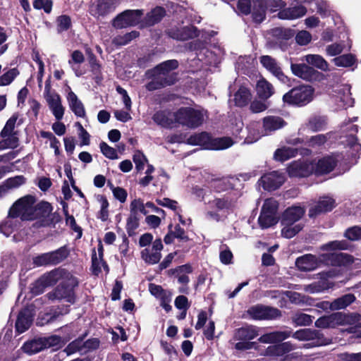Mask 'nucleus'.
Segmentation results:
<instances>
[{
    "label": "nucleus",
    "instance_id": "obj_11",
    "mask_svg": "<svg viewBox=\"0 0 361 361\" xmlns=\"http://www.w3.org/2000/svg\"><path fill=\"white\" fill-rule=\"evenodd\" d=\"M247 314L250 317L255 320L273 319L281 315L280 311L278 309L262 305H256L250 307L247 310Z\"/></svg>",
    "mask_w": 361,
    "mask_h": 361
},
{
    "label": "nucleus",
    "instance_id": "obj_52",
    "mask_svg": "<svg viewBox=\"0 0 361 361\" xmlns=\"http://www.w3.org/2000/svg\"><path fill=\"white\" fill-rule=\"evenodd\" d=\"M16 217L8 216L0 224V232L6 236H9L16 227Z\"/></svg>",
    "mask_w": 361,
    "mask_h": 361
},
{
    "label": "nucleus",
    "instance_id": "obj_23",
    "mask_svg": "<svg viewBox=\"0 0 361 361\" xmlns=\"http://www.w3.org/2000/svg\"><path fill=\"white\" fill-rule=\"evenodd\" d=\"M286 125V121L280 116H268L262 119V128L264 135L283 128Z\"/></svg>",
    "mask_w": 361,
    "mask_h": 361
},
{
    "label": "nucleus",
    "instance_id": "obj_61",
    "mask_svg": "<svg viewBox=\"0 0 361 361\" xmlns=\"http://www.w3.org/2000/svg\"><path fill=\"white\" fill-rule=\"evenodd\" d=\"M314 317L305 313H296L293 317V322L297 326H308L312 323Z\"/></svg>",
    "mask_w": 361,
    "mask_h": 361
},
{
    "label": "nucleus",
    "instance_id": "obj_22",
    "mask_svg": "<svg viewBox=\"0 0 361 361\" xmlns=\"http://www.w3.org/2000/svg\"><path fill=\"white\" fill-rule=\"evenodd\" d=\"M320 261L332 266H345L353 262V257L344 253H329L321 256Z\"/></svg>",
    "mask_w": 361,
    "mask_h": 361
},
{
    "label": "nucleus",
    "instance_id": "obj_32",
    "mask_svg": "<svg viewBox=\"0 0 361 361\" xmlns=\"http://www.w3.org/2000/svg\"><path fill=\"white\" fill-rule=\"evenodd\" d=\"M165 10L157 6L149 12L145 18L142 20V27L152 26L161 20L165 16Z\"/></svg>",
    "mask_w": 361,
    "mask_h": 361
},
{
    "label": "nucleus",
    "instance_id": "obj_1",
    "mask_svg": "<svg viewBox=\"0 0 361 361\" xmlns=\"http://www.w3.org/2000/svg\"><path fill=\"white\" fill-rule=\"evenodd\" d=\"M355 325L361 327V314L353 313L350 314L336 312L319 318L315 322L318 328H335L338 326Z\"/></svg>",
    "mask_w": 361,
    "mask_h": 361
},
{
    "label": "nucleus",
    "instance_id": "obj_42",
    "mask_svg": "<svg viewBox=\"0 0 361 361\" xmlns=\"http://www.w3.org/2000/svg\"><path fill=\"white\" fill-rule=\"evenodd\" d=\"M261 126L259 122H251L247 126L248 135L245 140L247 143H252L257 141L261 137L264 136L263 128L260 129Z\"/></svg>",
    "mask_w": 361,
    "mask_h": 361
},
{
    "label": "nucleus",
    "instance_id": "obj_58",
    "mask_svg": "<svg viewBox=\"0 0 361 361\" xmlns=\"http://www.w3.org/2000/svg\"><path fill=\"white\" fill-rule=\"evenodd\" d=\"M336 66L340 67H350L355 62V56L352 54H343L333 59Z\"/></svg>",
    "mask_w": 361,
    "mask_h": 361
},
{
    "label": "nucleus",
    "instance_id": "obj_60",
    "mask_svg": "<svg viewBox=\"0 0 361 361\" xmlns=\"http://www.w3.org/2000/svg\"><path fill=\"white\" fill-rule=\"evenodd\" d=\"M130 212L135 215H137L138 212H140L144 215H147L149 212L146 207V204H145L140 199H135L133 200L130 203Z\"/></svg>",
    "mask_w": 361,
    "mask_h": 361
},
{
    "label": "nucleus",
    "instance_id": "obj_39",
    "mask_svg": "<svg viewBox=\"0 0 361 361\" xmlns=\"http://www.w3.org/2000/svg\"><path fill=\"white\" fill-rule=\"evenodd\" d=\"M147 75H148V77L153 78L152 81H150L149 82H148L146 85V88L149 91L156 90L160 89L161 87H164L166 85H172L173 83V80H168L166 78H164V79H163L161 78V75H159L155 73L154 74L148 73V71H147Z\"/></svg>",
    "mask_w": 361,
    "mask_h": 361
},
{
    "label": "nucleus",
    "instance_id": "obj_48",
    "mask_svg": "<svg viewBox=\"0 0 361 361\" xmlns=\"http://www.w3.org/2000/svg\"><path fill=\"white\" fill-rule=\"evenodd\" d=\"M196 55L200 61H204L206 64L213 65L218 63L217 56L208 49H201Z\"/></svg>",
    "mask_w": 361,
    "mask_h": 361
},
{
    "label": "nucleus",
    "instance_id": "obj_53",
    "mask_svg": "<svg viewBox=\"0 0 361 361\" xmlns=\"http://www.w3.org/2000/svg\"><path fill=\"white\" fill-rule=\"evenodd\" d=\"M326 126V118L324 116H314L310 119L307 127L312 131H319Z\"/></svg>",
    "mask_w": 361,
    "mask_h": 361
},
{
    "label": "nucleus",
    "instance_id": "obj_16",
    "mask_svg": "<svg viewBox=\"0 0 361 361\" xmlns=\"http://www.w3.org/2000/svg\"><path fill=\"white\" fill-rule=\"evenodd\" d=\"M163 249V244L160 238L156 239L152 243V247H148L141 252L142 259L147 264H155L161 258V251Z\"/></svg>",
    "mask_w": 361,
    "mask_h": 361
},
{
    "label": "nucleus",
    "instance_id": "obj_6",
    "mask_svg": "<svg viewBox=\"0 0 361 361\" xmlns=\"http://www.w3.org/2000/svg\"><path fill=\"white\" fill-rule=\"evenodd\" d=\"M259 335V328L252 325L243 326L235 330L233 336L235 341H238L235 345V348L239 350L251 349L255 343L248 342Z\"/></svg>",
    "mask_w": 361,
    "mask_h": 361
},
{
    "label": "nucleus",
    "instance_id": "obj_37",
    "mask_svg": "<svg viewBox=\"0 0 361 361\" xmlns=\"http://www.w3.org/2000/svg\"><path fill=\"white\" fill-rule=\"evenodd\" d=\"M32 321V316L28 310H23L20 312L16 322L17 331L20 334L25 332L30 327Z\"/></svg>",
    "mask_w": 361,
    "mask_h": 361
},
{
    "label": "nucleus",
    "instance_id": "obj_54",
    "mask_svg": "<svg viewBox=\"0 0 361 361\" xmlns=\"http://www.w3.org/2000/svg\"><path fill=\"white\" fill-rule=\"evenodd\" d=\"M19 73V71L16 68L8 69L0 76V86H7L10 85Z\"/></svg>",
    "mask_w": 361,
    "mask_h": 361
},
{
    "label": "nucleus",
    "instance_id": "obj_50",
    "mask_svg": "<svg viewBox=\"0 0 361 361\" xmlns=\"http://www.w3.org/2000/svg\"><path fill=\"white\" fill-rule=\"evenodd\" d=\"M281 225L283 226L281 229V235L286 238H291L294 237L302 229V225L301 224L293 223Z\"/></svg>",
    "mask_w": 361,
    "mask_h": 361
},
{
    "label": "nucleus",
    "instance_id": "obj_15",
    "mask_svg": "<svg viewBox=\"0 0 361 361\" xmlns=\"http://www.w3.org/2000/svg\"><path fill=\"white\" fill-rule=\"evenodd\" d=\"M58 271L54 270L43 274L35 281L31 286V291L35 295H39L44 292L47 287L54 286L57 282Z\"/></svg>",
    "mask_w": 361,
    "mask_h": 361
},
{
    "label": "nucleus",
    "instance_id": "obj_57",
    "mask_svg": "<svg viewBox=\"0 0 361 361\" xmlns=\"http://www.w3.org/2000/svg\"><path fill=\"white\" fill-rule=\"evenodd\" d=\"M85 61V56L83 54L79 51L75 50L72 52L71 58L68 61V64L71 66L72 69L74 71L75 75L79 77L82 75L76 68H75V64H80L83 63Z\"/></svg>",
    "mask_w": 361,
    "mask_h": 361
},
{
    "label": "nucleus",
    "instance_id": "obj_3",
    "mask_svg": "<svg viewBox=\"0 0 361 361\" xmlns=\"http://www.w3.org/2000/svg\"><path fill=\"white\" fill-rule=\"evenodd\" d=\"M314 89L310 85H301L294 87L283 96L285 104L302 106L313 99Z\"/></svg>",
    "mask_w": 361,
    "mask_h": 361
},
{
    "label": "nucleus",
    "instance_id": "obj_47",
    "mask_svg": "<svg viewBox=\"0 0 361 361\" xmlns=\"http://www.w3.org/2000/svg\"><path fill=\"white\" fill-rule=\"evenodd\" d=\"M18 145V138L16 134L0 135V150L14 149Z\"/></svg>",
    "mask_w": 361,
    "mask_h": 361
},
{
    "label": "nucleus",
    "instance_id": "obj_29",
    "mask_svg": "<svg viewBox=\"0 0 361 361\" xmlns=\"http://www.w3.org/2000/svg\"><path fill=\"white\" fill-rule=\"evenodd\" d=\"M51 300H65L70 303L74 302V293L71 288H68L64 285L60 284L54 291L48 293Z\"/></svg>",
    "mask_w": 361,
    "mask_h": 361
},
{
    "label": "nucleus",
    "instance_id": "obj_18",
    "mask_svg": "<svg viewBox=\"0 0 361 361\" xmlns=\"http://www.w3.org/2000/svg\"><path fill=\"white\" fill-rule=\"evenodd\" d=\"M294 338L300 341H312L314 345H321L325 344L322 337V334L317 330L310 329H303L296 331L291 335Z\"/></svg>",
    "mask_w": 361,
    "mask_h": 361
},
{
    "label": "nucleus",
    "instance_id": "obj_44",
    "mask_svg": "<svg viewBox=\"0 0 361 361\" xmlns=\"http://www.w3.org/2000/svg\"><path fill=\"white\" fill-rule=\"evenodd\" d=\"M52 212L51 205L47 202H41L33 207V219L45 218L49 216Z\"/></svg>",
    "mask_w": 361,
    "mask_h": 361
},
{
    "label": "nucleus",
    "instance_id": "obj_63",
    "mask_svg": "<svg viewBox=\"0 0 361 361\" xmlns=\"http://www.w3.org/2000/svg\"><path fill=\"white\" fill-rule=\"evenodd\" d=\"M133 160L135 164V169L138 172L144 169L145 164L148 161L145 155L139 150L135 152Z\"/></svg>",
    "mask_w": 361,
    "mask_h": 361
},
{
    "label": "nucleus",
    "instance_id": "obj_40",
    "mask_svg": "<svg viewBox=\"0 0 361 361\" xmlns=\"http://www.w3.org/2000/svg\"><path fill=\"white\" fill-rule=\"evenodd\" d=\"M54 271L59 272L57 276V282L59 280H62L61 284L64 285V286L68 288H71L73 291V288L78 284V279L65 269H56Z\"/></svg>",
    "mask_w": 361,
    "mask_h": 361
},
{
    "label": "nucleus",
    "instance_id": "obj_45",
    "mask_svg": "<svg viewBox=\"0 0 361 361\" xmlns=\"http://www.w3.org/2000/svg\"><path fill=\"white\" fill-rule=\"evenodd\" d=\"M355 300V297L353 294L348 293L344 295L331 302V310L344 309L353 303Z\"/></svg>",
    "mask_w": 361,
    "mask_h": 361
},
{
    "label": "nucleus",
    "instance_id": "obj_26",
    "mask_svg": "<svg viewBox=\"0 0 361 361\" xmlns=\"http://www.w3.org/2000/svg\"><path fill=\"white\" fill-rule=\"evenodd\" d=\"M178 66V63L176 60H169L160 63L154 69L148 71V73H155L161 75L163 79L166 78L168 80H173L174 81V79L171 76H169V74L170 71L176 69Z\"/></svg>",
    "mask_w": 361,
    "mask_h": 361
},
{
    "label": "nucleus",
    "instance_id": "obj_4",
    "mask_svg": "<svg viewBox=\"0 0 361 361\" xmlns=\"http://www.w3.org/2000/svg\"><path fill=\"white\" fill-rule=\"evenodd\" d=\"M34 196L28 195L18 200L9 209L10 217H20L22 220H33Z\"/></svg>",
    "mask_w": 361,
    "mask_h": 361
},
{
    "label": "nucleus",
    "instance_id": "obj_14",
    "mask_svg": "<svg viewBox=\"0 0 361 361\" xmlns=\"http://www.w3.org/2000/svg\"><path fill=\"white\" fill-rule=\"evenodd\" d=\"M314 162L304 160L294 161L288 167V173L291 177L308 176L314 172Z\"/></svg>",
    "mask_w": 361,
    "mask_h": 361
},
{
    "label": "nucleus",
    "instance_id": "obj_13",
    "mask_svg": "<svg viewBox=\"0 0 361 361\" xmlns=\"http://www.w3.org/2000/svg\"><path fill=\"white\" fill-rule=\"evenodd\" d=\"M290 68L295 76L307 81L319 80L322 75L321 73L305 63H291Z\"/></svg>",
    "mask_w": 361,
    "mask_h": 361
},
{
    "label": "nucleus",
    "instance_id": "obj_12",
    "mask_svg": "<svg viewBox=\"0 0 361 361\" xmlns=\"http://www.w3.org/2000/svg\"><path fill=\"white\" fill-rule=\"evenodd\" d=\"M331 99L338 108L352 106L354 103V99L351 97L350 87L348 85L339 86L334 91Z\"/></svg>",
    "mask_w": 361,
    "mask_h": 361
},
{
    "label": "nucleus",
    "instance_id": "obj_27",
    "mask_svg": "<svg viewBox=\"0 0 361 361\" xmlns=\"http://www.w3.org/2000/svg\"><path fill=\"white\" fill-rule=\"evenodd\" d=\"M178 66V63L176 60H169L160 63L154 69L148 71V73H155L161 75L163 79L166 78L168 80H173L174 81V79L171 76H169V74L170 71L176 69Z\"/></svg>",
    "mask_w": 361,
    "mask_h": 361
},
{
    "label": "nucleus",
    "instance_id": "obj_7",
    "mask_svg": "<svg viewBox=\"0 0 361 361\" xmlns=\"http://www.w3.org/2000/svg\"><path fill=\"white\" fill-rule=\"evenodd\" d=\"M278 202L273 198L267 199L262 207L258 222L262 228H267L278 222L276 212Z\"/></svg>",
    "mask_w": 361,
    "mask_h": 361
},
{
    "label": "nucleus",
    "instance_id": "obj_21",
    "mask_svg": "<svg viewBox=\"0 0 361 361\" xmlns=\"http://www.w3.org/2000/svg\"><path fill=\"white\" fill-rule=\"evenodd\" d=\"M334 207V200L330 197H323L310 207L309 216L310 218L316 217L321 214L330 212Z\"/></svg>",
    "mask_w": 361,
    "mask_h": 361
},
{
    "label": "nucleus",
    "instance_id": "obj_59",
    "mask_svg": "<svg viewBox=\"0 0 361 361\" xmlns=\"http://www.w3.org/2000/svg\"><path fill=\"white\" fill-rule=\"evenodd\" d=\"M26 182V178L23 176H16L6 179L3 183L8 190L17 188Z\"/></svg>",
    "mask_w": 361,
    "mask_h": 361
},
{
    "label": "nucleus",
    "instance_id": "obj_56",
    "mask_svg": "<svg viewBox=\"0 0 361 361\" xmlns=\"http://www.w3.org/2000/svg\"><path fill=\"white\" fill-rule=\"evenodd\" d=\"M329 138V134H319L308 138L306 140V144L311 147H319L324 145Z\"/></svg>",
    "mask_w": 361,
    "mask_h": 361
},
{
    "label": "nucleus",
    "instance_id": "obj_2",
    "mask_svg": "<svg viewBox=\"0 0 361 361\" xmlns=\"http://www.w3.org/2000/svg\"><path fill=\"white\" fill-rule=\"evenodd\" d=\"M207 111L192 107H181L173 113L175 121L189 128H196L202 124Z\"/></svg>",
    "mask_w": 361,
    "mask_h": 361
},
{
    "label": "nucleus",
    "instance_id": "obj_24",
    "mask_svg": "<svg viewBox=\"0 0 361 361\" xmlns=\"http://www.w3.org/2000/svg\"><path fill=\"white\" fill-rule=\"evenodd\" d=\"M305 212V209L300 206L287 208L282 215L281 224H295L303 216Z\"/></svg>",
    "mask_w": 361,
    "mask_h": 361
},
{
    "label": "nucleus",
    "instance_id": "obj_9",
    "mask_svg": "<svg viewBox=\"0 0 361 361\" xmlns=\"http://www.w3.org/2000/svg\"><path fill=\"white\" fill-rule=\"evenodd\" d=\"M142 15V10L125 11L114 20L113 25L116 28H123L140 24V26L142 27L141 18Z\"/></svg>",
    "mask_w": 361,
    "mask_h": 361
},
{
    "label": "nucleus",
    "instance_id": "obj_38",
    "mask_svg": "<svg viewBox=\"0 0 361 361\" xmlns=\"http://www.w3.org/2000/svg\"><path fill=\"white\" fill-rule=\"evenodd\" d=\"M119 0H99L93 15L97 16H105L114 10Z\"/></svg>",
    "mask_w": 361,
    "mask_h": 361
},
{
    "label": "nucleus",
    "instance_id": "obj_49",
    "mask_svg": "<svg viewBox=\"0 0 361 361\" xmlns=\"http://www.w3.org/2000/svg\"><path fill=\"white\" fill-rule=\"evenodd\" d=\"M297 154V149L293 147H282L278 149L274 153V159L279 161H285Z\"/></svg>",
    "mask_w": 361,
    "mask_h": 361
},
{
    "label": "nucleus",
    "instance_id": "obj_28",
    "mask_svg": "<svg viewBox=\"0 0 361 361\" xmlns=\"http://www.w3.org/2000/svg\"><path fill=\"white\" fill-rule=\"evenodd\" d=\"M66 99L69 108L75 116L82 118L85 116V110L83 104L69 87Z\"/></svg>",
    "mask_w": 361,
    "mask_h": 361
},
{
    "label": "nucleus",
    "instance_id": "obj_41",
    "mask_svg": "<svg viewBox=\"0 0 361 361\" xmlns=\"http://www.w3.org/2000/svg\"><path fill=\"white\" fill-rule=\"evenodd\" d=\"M302 60L309 65H311L323 71H326L329 69V64L327 61L319 54L305 55Z\"/></svg>",
    "mask_w": 361,
    "mask_h": 361
},
{
    "label": "nucleus",
    "instance_id": "obj_8",
    "mask_svg": "<svg viewBox=\"0 0 361 361\" xmlns=\"http://www.w3.org/2000/svg\"><path fill=\"white\" fill-rule=\"evenodd\" d=\"M69 250L66 246L49 252L39 255L32 259L33 264L36 267L56 265L68 257Z\"/></svg>",
    "mask_w": 361,
    "mask_h": 361
},
{
    "label": "nucleus",
    "instance_id": "obj_51",
    "mask_svg": "<svg viewBox=\"0 0 361 361\" xmlns=\"http://www.w3.org/2000/svg\"><path fill=\"white\" fill-rule=\"evenodd\" d=\"M95 198L100 206V211L98 214V218L100 219L102 221H105L109 217V202L107 199L102 195H96Z\"/></svg>",
    "mask_w": 361,
    "mask_h": 361
},
{
    "label": "nucleus",
    "instance_id": "obj_64",
    "mask_svg": "<svg viewBox=\"0 0 361 361\" xmlns=\"http://www.w3.org/2000/svg\"><path fill=\"white\" fill-rule=\"evenodd\" d=\"M271 33L277 39H288L293 36L292 30L283 27H276L271 30Z\"/></svg>",
    "mask_w": 361,
    "mask_h": 361
},
{
    "label": "nucleus",
    "instance_id": "obj_31",
    "mask_svg": "<svg viewBox=\"0 0 361 361\" xmlns=\"http://www.w3.org/2000/svg\"><path fill=\"white\" fill-rule=\"evenodd\" d=\"M297 267L304 271H310L315 269L319 265V261L312 255H305L296 259Z\"/></svg>",
    "mask_w": 361,
    "mask_h": 361
},
{
    "label": "nucleus",
    "instance_id": "obj_30",
    "mask_svg": "<svg viewBox=\"0 0 361 361\" xmlns=\"http://www.w3.org/2000/svg\"><path fill=\"white\" fill-rule=\"evenodd\" d=\"M171 37L178 40H188L197 36V30L193 26H187L180 29H171L169 32Z\"/></svg>",
    "mask_w": 361,
    "mask_h": 361
},
{
    "label": "nucleus",
    "instance_id": "obj_5",
    "mask_svg": "<svg viewBox=\"0 0 361 361\" xmlns=\"http://www.w3.org/2000/svg\"><path fill=\"white\" fill-rule=\"evenodd\" d=\"M211 210L206 213L207 219L214 221L224 220L233 207V202L228 198H215L209 202Z\"/></svg>",
    "mask_w": 361,
    "mask_h": 361
},
{
    "label": "nucleus",
    "instance_id": "obj_33",
    "mask_svg": "<svg viewBox=\"0 0 361 361\" xmlns=\"http://www.w3.org/2000/svg\"><path fill=\"white\" fill-rule=\"evenodd\" d=\"M306 12V8L302 5H299L283 9L278 13V16L281 19L293 20L305 16Z\"/></svg>",
    "mask_w": 361,
    "mask_h": 361
},
{
    "label": "nucleus",
    "instance_id": "obj_43",
    "mask_svg": "<svg viewBox=\"0 0 361 361\" xmlns=\"http://www.w3.org/2000/svg\"><path fill=\"white\" fill-rule=\"evenodd\" d=\"M252 18L256 23H261L265 18L267 4L265 0H252Z\"/></svg>",
    "mask_w": 361,
    "mask_h": 361
},
{
    "label": "nucleus",
    "instance_id": "obj_10",
    "mask_svg": "<svg viewBox=\"0 0 361 361\" xmlns=\"http://www.w3.org/2000/svg\"><path fill=\"white\" fill-rule=\"evenodd\" d=\"M61 341L60 337L51 336L47 338H39L25 343L23 350L27 354H35L44 349L57 345Z\"/></svg>",
    "mask_w": 361,
    "mask_h": 361
},
{
    "label": "nucleus",
    "instance_id": "obj_34",
    "mask_svg": "<svg viewBox=\"0 0 361 361\" xmlns=\"http://www.w3.org/2000/svg\"><path fill=\"white\" fill-rule=\"evenodd\" d=\"M291 335L290 331H274L262 335L258 339L263 343H274L284 341Z\"/></svg>",
    "mask_w": 361,
    "mask_h": 361
},
{
    "label": "nucleus",
    "instance_id": "obj_20",
    "mask_svg": "<svg viewBox=\"0 0 361 361\" xmlns=\"http://www.w3.org/2000/svg\"><path fill=\"white\" fill-rule=\"evenodd\" d=\"M260 63L268 71L277 78L280 81L286 82L287 77L282 72L276 61L270 56H262L260 57Z\"/></svg>",
    "mask_w": 361,
    "mask_h": 361
},
{
    "label": "nucleus",
    "instance_id": "obj_36",
    "mask_svg": "<svg viewBox=\"0 0 361 361\" xmlns=\"http://www.w3.org/2000/svg\"><path fill=\"white\" fill-rule=\"evenodd\" d=\"M256 91L259 97L267 99L274 94V88L267 80L262 78L257 82Z\"/></svg>",
    "mask_w": 361,
    "mask_h": 361
},
{
    "label": "nucleus",
    "instance_id": "obj_62",
    "mask_svg": "<svg viewBox=\"0 0 361 361\" xmlns=\"http://www.w3.org/2000/svg\"><path fill=\"white\" fill-rule=\"evenodd\" d=\"M273 353L277 356L283 355L294 349V346L290 342H284L279 345L269 348Z\"/></svg>",
    "mask_w": 361,
    "mask_h": 361
},
{
    "label": "nucleus",
    "instance_id": "obj_35",
    "mask_svg": "<svg viewBox=\"0 0 361 361\" xmlns=\"http://www.w3.org/2000/svg\"><path fill=\"white\" fill-rule=\"evenodd\" d=\"M291 335L290 331H274L262 335L258 339L263 343H274L284 341Z\"/></svg>",
    "mask_w": 361,
    "mask_h": 361
},
{
    "label": "nucleus",
    "instance_id": "obj_55",
    "mask_svg": "<svg viewBox=\"0 0 361 361\" xmlns=\"http://www.w3.org/2000/svg\"><path fill=\"white\" fill-rule=\"evenodd\" d=\"M234 142L231 137H223L214 139L212 141V149L216 150H221L231 147Z\"/></svg>",
    "mask_w": 361,
    "mask_h": 361
},
{
    "label": "nucleus",
    "instance_id": "obj_17",
    "mask_svg": "<svg viewBox=\"0 0 361 361\" xmlns=\"http://www.w3.org/2000/svg\"><path fill=\"white\" fill-rule=\"evenodd\" d=\"M341 156L340 154H332L326 156L318 160L314 164V172L318 174L327 173L331 172L338 162L341 161Z\"/></svg>",
    "mask_w": 361,
    "mask_h": 361
},
{
    "label": "nucleus",
    "instance_id": "obj_19",
    "mask_svg": "<svg viewBox=\"0 0 361 361\" xmlns=\"http://www.w3.org/2000/svg\"><path fill=\"white\" fill-rule=\"evenodd\" d=\"M261 184L267 190H274L279 188L285 181L284 176L278 172L272 171L261 178Z\"/></svg>",
    "mask_w": 361,
    "mask_h": 361
},
{
    "label": "nucleus",
    "instance_id": "obj_25",
    "mask_svg": "<svg viewBox=\"0 0 361 361\" xmlns=\"http://www.w3.org/2000/svg\"><path fill=\"white\" fill-rule=\"evenodd\" d=\"M50 110L56 120L62 119L64 114V107L59 94H49L45 97Z\"/></svg>",
    "mask_w": 361,
    "mask_h": 361
},
{
    "label": "nucleus",
    "instance_id": "obj_46",
    "mask_svg": "<svg viewBox=\"0 0 361 361\" xmlns=\"http://www.w3.org/2000/svg\"><path fill=\"white\" fill-rule=\"evenodd\" d=\"M250 99L251 94L250 90L245 87H240L234 95L235 105L238 106H246Z\"/></svg>",
    "mask_w": 361,
    "mask_h": 361
}]
</instances>
